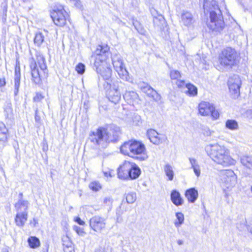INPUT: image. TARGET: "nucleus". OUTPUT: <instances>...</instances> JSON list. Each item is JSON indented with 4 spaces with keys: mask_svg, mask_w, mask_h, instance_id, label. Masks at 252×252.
Returning a JSON list of instances; mask_svg holds the SVG:
<instances>
[{
    "mask_svg": "<svg viewBox=\"0 0 252 252\" xmlns=\"http://www.w3.org/2000/svg\"><path fill=\"white\" fill-rule=\"evenodd\" d=\"M32 80L35 84L41 83L42 79L47 76L48 70L45 60L42 58L37 63L32 60L30 64Z\"/></svg>",
    "mask_w": 252,
    "mask_h": 252,
    "instance_id": "5",
    "label": "nucleus"
},
{
    "mask_svg": "<svg viewBox=\"0 0 252 252\" xmlns=\"http://www.w3.org/2000/svg\"><path fill=\"white\" fill-rule=\"evenodd\" d=\"M30 247L32 249H35L40 246V241L35 236H31L28 239Z\"/></svg>",
    "mask_w": 252,
    "mask_h": 252,
    "instance_id": "31",
    "label": "nucleus"
},
{
    "mask_svg": "<svg viewBox=\"0 0 252 252\" xmlns=\"http://www.w3.org/2000/svg\"><path fill=\"white\" fill-rule=\"evenodd\" d=\"M176 217L178 221H175L174 224L176 227H179L184 222V216L182 213L178 212L176 213Z\"/></svg>",
    "mask_w": 252,
    "mask_h": 252,
    "instance_id": "36",
    "label": "nucleus"
},
{
    "mask_svg": "<svg viewBox=\"0 0 252 252\" xmlns=\"http://www.w3.org/2000/svg\"><path fill=\"white\" fill-rule=\"evenodd\" d=\"M136 194L135 192H130L127 194L126 196V200L128 203H133L136 199Z\"/></svg>",
    "mask_w": 252,
    "mask_h": 252,
    "instance_id": "37",
    "label": "nucleus"
},
{
    "mask_svg": "<svg viewBox=\"0 0 252 252\" xmlns=\"http://www.w3.org/2000/svg\"><path fill=\"white\" fill-rule=\"evenodd\" d=\"M121 152L140 161L145 160L148 158L145 145L137 140H130L125 142L121 147Z\"/></svg>",
    "mask_w": 252,
    "mask_h": 252,
    "instance_id": "4",
    "label": "nucleus"
},
{
    "mask_svg": "<svg viewBox=\"0 0 252 252\" xmlns=\"http://www.w3.org/2000/svg\"><path fill=\"white\" fill-rule=\"evenodd\" d=\"M44 35L41 32H37L34 38V43L37 46H40L44 40Z\"/></svg>",
    "mask_w": 252,
    "mask_h": 252,
    "instance_id": "34",
    "label": "nucleus"
},
{
    "mask_svg": "<svg viewBox=\"0 0 252 252\" xmlns=\"http://www.w3.org/2000/svg\"><path fill=\"white\" fill-rule=\"evenodd\" d=\"M171 199L172 202L177 206L183 203V200L180 193L175 190H173L171 193Z\"/></svg>",
    "mask_w": 252,
    "mask_h": 252,
    "instance_id": "26",
    "label": "nucleus"
},
{
    "mask_svg": "<svg viewBox=\"0 0 252 252\" xmlns=\"http://www.w3.org/2000/svg\"><path fill=\"white\" fill-rule=\"evenodd\" d=\"M219 177L222 186L227 189H231L237 184V176L232 170H221Z\"/></svg>",
    "mask_w": 252,
    "mask_h": 252,
    "instance_id": "8",
    "label": "nucleus"
},
{
    "mask_svg": "<svg viewBox=\"0 0 252 252\" xmlns=\"http://www.w3.org/2000/svg\"><path fill=\"white\" fill-rule=\"evenodd\" d=\"M67 14L62 6L55 9L51 12V17L54 23L58 26H63L65 24Z\"/></svg>",
    "mask_w": 252,
    "mask_h": 252,
    "instance_id": "12",
    "label": "nucleus"
},
{
    "mask_svg": "<svg viewBox=\"0 0 252 252\" xmlns=\"http://www.w3.org/2000/svg\"><path fill=\"white\" fill-rule=\"evenodd\" d=\"M132 168L129 171V179H137L141 174V170L138 166L134 163L131 162Z\"/></svg>",
    "mask_w": 252,
    "mask_h": 252,
    "instance_id": "27",
    "label": "nucleus"
},
{
    "mask_svg": "<svg viewBox=\"0 0 252 252\" xmlns=\"http://www.w3.org/2000/svg\"><path fill=\"white\" fill-rule=\"evenodd\" d=\"M176 84L179 88L183 87L185 86H186L187 84L184 80H180L179 79L177 80Z\"/></svg>",
    "mask_w": 252,
    "mask_h": 252,
    "instance_id": "51",
    "label": "nucleus"
},
{
    "mask_svg": "<svg viewBox=\"0 0 252 252\" xmlns=\"http://www.w3.org/2000/svg\"><path fill=\"white\" fill-rule=\"evenodd\" d=\"M170 74L172 80H178L181 77L180 72L177 70H171Z\"/></svg>",
    "mask_w": 252,
    "mask_h": 252,
    "instance_id": "39",
    "label": "nucleus"
},
{
    "mask_svg": "<svg viewBox=\"0 0 252 252\" xmlns=\"http://www.w3.org/2000/svg\"><path fill=\"white\" fill-rule=\"evenodd\" d=\"M164 171L169 180H173L174 175L173 167L170 164H166L164 166Z\"/></svg>",
    "mask_w": 252,
    "mask_h": 252,
    "instance_id": "32",
    "label": "nucleus"
},
{
    "mask_svg": "<svg viewBox=\"0 0 252 252\" xmlns=\"http://www.w3.org/2000/svg\"><path fill=\"white\" fill-rule=\"evenodd\" d=\"M90 227L96 232H100L105 227V220L98 216H95L90 220Z\"/></svg>",
    "mask_w": 252,
    "mask_h": 252,
    "instance_id": "15",
    "label": "nucleus"
},
{
    "mask_svg": "<svg viewBox=\"0 0 252 252\" xmlns=\"http://www.w3.org/2000/svg\"><path fill=\"white\" fill-rule=\"evenodd\" d=\"M154 24L155 26H159L158 22H164V19L163 17L160 16L159 18L154 17L153 19Z\"/></svg>",
    "mask_w": 252,
    "mask_h": 252,
    "instance_id": "46",
    "label": "nucleus"
},
{
    "mask_svg": "<svg viewBox=\"0 0 252 252\" xmlns=\"http://www.w3.org/2000/svg\"><path fill=\"white\" fill-rule=\"evenodd\" d=\"M94 67L97 73L100 75L103 79L106 81V85H107L108 82L112 83L111 81H114L110 80L112 76V70L107 62H105V63L104 64L98 63L97 65L95 63H94Z\"/></svg>",
    "mask_w": 252,
    "mask_h": 252,
    "instance_id": "11",
    "label": "nucleus"
},
{
    "mask_svg": "<svg viewBox=\"0 0 252 252\" xmlns=\"http://www.w3.org/2000/svg\"><path fill=\"white\" fill-rule=\"evenodd\" d=\"M132 165L130 162L125 161L118 169V176L119 179L126 180L129 179V171Z\"/></svg>",
    "mask_w": 252,
    "mask_h": 252,
    "instance_id": "17",
    "label": "nucleus"
},
{
    "mask_svg": "<svg viewBox=\"0 0 252 252\" xmlns=\"http://www.w3.org/2000/svg\"><path fill=\"white\" fill-rule=\"evenodd\" d=\"M238 58V54L234 49L226 47L220 55L219 60L221 65L232 66L236 63Z\"/></svg>",
    "mask_w": 252,
    "mask_h": 252,
    "instance_id": "6",
    "label": "nucleus"
},
{
    "mask_svg": "<svg viewBox=\"0 0 252 252\" xmlns=\"http://www.w3.org/2000/svg\"><path fill=\"white\" fill-rule=\"evenodd\" d=\"M8 132V129L2 122H0V132Z\"/></svg>",
    "mask_w": 252,
    "mask_h": 252,
    "instance_id": "50",
    "label": "nucleus"
},
{
    "mask_svg": "<svg viewBox=\"0 0 252 252\" xmlns=\"http://www.w3.org/2000/svg\"><path fill=\"white\" fill-rule=\"evenodd\" d=\"M251 192H252V187H251Z\"/></svg>",
    "mask_w": 252,
    "mask_h": 252,
    "instance_id": "59",
    "label": "nucleus"
},
{
    "mask_svg": "<svg viewBox=\"0 0 252 252\" xmlns=\"http://www.w3.org/2000/svg\"><path fill=\"white\" fill-rule=\"evenodd\" d=\"M207 151L214 162L223 166L233 165L236 163L230 157L229 150L223 146L218 144L211 145L207 148Z\"/></svg>",
    "mask_w": 252,
    "mask_h": 252,
    "instance_id": "3",
    "label": "nucleus"
},
{
    "mask_svg": "<svg viewBox=\"0 0 252 252\" xmlns=\"http://www.w3.org/2000/svg\"><path fill=\"white\" fill-rule=\"evenodd\" d=\"M226 128L231 130H236L239 128L238 122L233 119L227 120L225 124Z\"/></svg>",
    "mask_w": 252,
    "mask_h": 252,
    "instance_id": "30",
    "label": "nucleus"
},
{
    "mask_svg": "<svg viewBox=\"0 0 252 252\" xmlns=\"http://www.w3.org/2000/svg\"><path fill=\"white\" fill-rule=\"evenodd\" d=\"M95 252H104V250L101 248H99L95 250Z\"/></svg>",
    "mask_w": 252,
    "mask_h": 252,
    "instance_id": "55",
    "label": "nucleus"
},
{
    "mask_svg": "<svg viewBox=\"0 0 252 252\" xmlns=\"http://www.w3.org/2000/svg\"><path fill=\"white\" fill-rule=\"evenodd\" d=\"M186 88L187 90L186 91V93L189 95L190 96H195L197 94V89L194 85L191 84H187L186 85Z\"/></svg>",
    "mask_w": 252,
    "mask_h": 252,
    "instance_id": "33",
    "label": "nucleus"
},
{
    "mask_svg": "<svg viewBox=\"0 0 252 252\" xmlns=\"http://www.w3.org/2000/svg\"><path fill=\"white\" fill-rule=\"evenodd\" d=\"M240 162L246 168L252 169V157L244 155L240 157Z\"/></svg>",
    "mask_w": 252,
    "mask_h": 252,
    "instance_id": "28",
    "label": "nucleus"
},
{
    "mask_svg": "<svg viewBox=\"0 0 252 252\" xmlns=\"http://www.w3.org/2000/svg\"><path fill=\"white\" fill-rule=\"evenodd\" d=\"M190 168L193 169L195 175L198 177L201 174L200 167L197 160L193 158H189Z\"/></svg>",
    "mask_w": 252,
    "mask_h": 252,
    "instance_id": "24",
    "label": "nucleus"
},
{
    "mask_svg": "<svg viewBox=\"0 0 252 252\" xmlns=\"http://www.w3.org/2000/svg\"><path fill=\"white\" fill-rule=\"evenodd\" d=\"M73 229L78 235L80 236H83L85 233L83 229L78 226H74L73 227Z\"/></svg>",
    "mask_w": 252,
    "mask_h": 252,
    "instance_id": "45",
    "label": "nucleus"
},
{
    "mask_svg": "<svg viewBox=\"0 0 252 252\" xmlns=\"http://www.w3.org/2000/svg\"><path fill=\"white\" fill-rule=\"evenodd\" d=\"M89 188L93 191H97L101 189V186L99 182L94 181L90 184Z\"/></svg>",
    "mask_w": 252,
    "mask_h": 252,
    "instance_id": "38",
    "label": "nucleus"
},
{
    "mask_svg": "<svg viewBox=\"0 0 252 252\" xmlns=\"http://www.w3.org/2000/svg\"><path fill=\"white\" fill-rule=\"evenodd\" d=\"M34 119L36 125H38V126H39V125L41 123V118L38 115V111L37 109L35 110Z\"/></svg>",
    "mask_w": 252,
    "mask_h": 252,
    "instance_id": "47",
    "label": "nucleus"
},
{
    "mask_svg": "<svg viewBox=\"0 0 252 252\" xmlns=\"http://www.w3.org/2000/svg\"><path fill=\"white\" fill-rule=\"evenodd\" d=\"M112 61L116 71L125 66L122 57L119 54H114L112 56Z\"/></svg>",
    "mask_w": 252,
    "mask_h": 252,
    "instance_id": "21",
    "label": "nucleus"
},
{
    "mask_svg": "<svg viewBox=\"0 0 252 252\" xmlns=\"http://www.w3.org/2000/svg\"><path fill=\"white\" fill-rule=\"evenodd\" d=\"M198 111L202 116H208L211 114L214 119H218L220 116L218 111L215 109L214 105L208 102H201L198 105Z\"/></svg>",
    "mask_w": 252,
    "mask_h": 252,
    "instance_id": "10",
    "label": "nucleus"
},
{
    "mask_svg": "<svg viewBox=\"0 0 252 252\" xmlns=\"http://www.w3.org/2000/svg\"><path fill=\"white\" fill-rule=\"evenodd\" d=\"M132 23L137 31L141 34H145L146 31L142 25L136 20L133 19Z\"/></svg>",
    "mask_w": 252,
    "mask_h": 252,
    "instance_id": "35",
    "label": "nucleus"
},
{
    "mask_svg": "<svg viewBox=\"0 0 252 252\" xmlns=\"http://www.w3.org/2000/svg\"><path fill=\"white\" fill-rule=\"evenodd\" d=\"M109 50V47L106 44L98 45L94 53L95 57L94 63H95L96 65L98 63H105L110 56Z\"/></svg>",
    "mask_w": 252,
    "mask_h": 252,
    "instance_id": "9",
    "label": "nucleus"
},
{
    "mask_svg": "<svg viewBox=\"0 0 252 252\" xmlns=\"http://www.w3.org/2000/svg\"><path fill=\"white\" fill-rule=\"evenodd\" d=\"M147 135L150 141L155 145H159L167 140V136L165 134H159L152 129L147 131Z\"/></svg>",
    "mask_w": 252,
    "mask_h": 252,
    "instance_id": "14",
    "label": "nucleus"
},
{
    "mask_svg": "<svg viewBox=\"0 0 252 252\" xmlns=\"http://www.w3.org/2000/svg\"><path fill=\"white\" fill-rule=\"evenodd\" d=\"M74 220L80 225H83L85 224V222L82 220L79 217L75 218Z\"/></svg>",
    "mask_w": 252,
    "mask_h": 252,
    "instance_id": "52",
    "label": "nucleus"
},
{
    "mask_svg": "<svg viewBox=\"0 0 252 252\" xmlns=\"http://www.w3.org/2000/svg\"><path fill=\"white\" fill-rule=\"evenodd\" d=\"M111 83L107 82V85L105 86V88L107 89V96L109 100L117 104L119 102L121 98V94L119 90L120 82L118 80H114Z\"/></svg>",
    "mask_w": 252,
    "mask_h": 252,
    "instance_id": "7",
    "label": "nucleus"
},
{
    "mask_svg": "<svg viewBox=\"0 0 252 252\" xmlns=\"http://www.w3.org/2000/svg\"><path fill=\"white\" fill-rule=\"evenodd\" d=\"M7 133L8 132H0V141L4 142L7 140Z\"/></svg>",
    "mask_w": 252,
    "mask_h": 252,
    "instance_id": "48",
    "label": "nucleus"
},
{
    "mask_svg": "<svg viewBox=\"0 0 252 252\" xmlns=\"http://www.w3.org/2000/svg\"><path fill=\"white\" fill-rule=\"evenodd\" d=\"M14 78H21L20 63L17 60L16 61V65L15 67Z\"/></svg>",
    "mask_w": 252,
    "mask_h": 252,
    "instance_id": "43",
    "label": "nucleus"
},
{
    "mask_svg": "<svg viewBox=\"0 0 252 252\" xmlns=\"http://www.w3.org/2000/svg\"><path fill=\"white\" fill-rule=\"evenodd\" d=\"M241 85V81L238 75H234L229 78L228 86L231 93L234 95V97H237L239 95Z\"/></svg>",
    "mask_w": 252,
    "mask_h": 252,
    "instance_id": "13",
    "label": "nucleus"
},
{
    "mask_svg": "<svg viewBox=\"0 0 252 252\" xmlns=\"http://www.w3.org/2000/svg\"><path fill=\"white\" fill-rule=\"evenodd\" d=\"M195 18L190 12L184 10L182 11L180 22L184 26L190 28L193 26Z\"/></svg>",
    "mask_w": 252,
    "mask_h": 252,
    "instance_id": "16",
    "label": "nucleus"
},
{
    "mask_svg": "<svg viewBox=\"0 0 252 252\" xmlns=\"http://www.w3.org/2000/svg\"><path fill=\"white\" fill-rule=\"evenodd\" d=\"M121 134L120 127L112 124L106 127H99L95 131H92L89 139L94 144L101 148H105L109 143L118 141Z\"/></svg>",
    "mask_w": 252,
    "mask_h": 252,
    "instance_id": "1",
    "label": "nucleus"
},
{
    "mask_svg": "<svg viewBox=\"0 0 252 252\" xmlns=\"http://www.w3.org/2000/svg\"><path fill=\"white\" fill-rule=\"evenodd\" d=\"M70 2L71 4L78 9H81L82 8V5L80 0H70Z\"/></svg>",
    "mask_w": 252,
    "mask_h": 252,
    "instance_id": "44",
    "label": "nucleus"
},
{
    "mask_svg": "<svg viewBox=\"0 0 252 252\" xmlns=\"http://www.w3.org/2000/svg\"><path fill=\"white\" fill-rule=\"evenodd\" d=\"M141 89L143 92L152 97L155 100L157 101L160 99V95L149 85L144 83L143 85L141 86Z\"/></svg>",
    "mask_w": 252,
    "mask_h": 252,
    "instance_id": "18",
    "label": "nucleus"
},
{
    "mask_svg": "<svg viewBox=\"0 0 252 252\" xmlns=\"http://www.w3.org/2000/svg\"><path fill=\"white\" fill-rule=\"evenodd\" d=\"M112 170H108L106 171H103V174L105 177H112L113 175H112Z\"/></svg>",
    "mask_w": 252,
    "mask_h": 252,
    "instance_id": "53",
    "label": "nucleus"
},
{
    "mask_svg": "<svg viewBox=\"0 0 252 252\" xmlns=\"http://www.w3.org/2000/svg\"><path fill=\"white\" fill-rule=\"evenodd\" d=\"M185 196L189 202L194 203L198 197V191L193 188L189 189L186 190Z\"/></svg>",
    "mask_w": 252,
    "mask_h": 252,
    "instance_id": "23",
    "label": "nucleus"
},
{
    "mask_svg": "<svg viewBox=\"0 0 252 252\" xmlns=\"http://www.w3.org/2000/svg\"><path fill=\"white\" fill-rule=\"evenodd\" d=\"M28 220V211L17 212L15 218L16 225L23 226Z\"/></svg>",
    "mask_w": 252,
    "mask_h": 252,
    "instance_id": "20",
    "label": "nucleus"
},
{
    "mask_svg": "<svg viewBox=\"0 0 252 252\" xmlns=\"http://www.w3.org/2000/svg\"><path fill=\"white\" fill-rule=\"evenodd\" d=\"M76 70L78 73L82 74L84 73L85 70V66L82 63H79L76 66Z\"/></svg>",
    "mask_w": 252,
    "mask_h": 252,
    "instance_id": "42",
    "label": "nucleus"
},
{
    "mask_svg": "<svg viewBox=\"0 0 252 252\" xmlns=\"http://www.w3.org/2000/svg\"><path fill=\"white\" fill-rule=\"evenodd\" d=\"M249 229H250V232L252 233V226L251 227H250Z\"/></svg>",
    "mask_w": 252,
    "mask_h": 252,
    "instance_id": "58",
    "label": "nucleus"
},
{
    "mask_svg": "<svg viewBox=\"0 0 252 252\" xmlns=\"http://www.w3.org/2000/svg\"><path fill=\"white\" fill-rule=\"evenodd\" d=\"M43 96L40 93H36L35 96L33 97L34 101H39L43 98Z\"/></svg>",
    "mask_w": 252,
    "mask_h": 252,
    "instance_id": "49",
    "label": "nucleus"
},
{
    "mask_svg": "<svg viewBox=\"0 0 252 252\" xmlns=\"http://www.w3.org/2000/svg\"><path fill=\"white\" fill-rule=\"evenodd\" d=\"M6 83L5 79L4 77L0 78V87H3L5 86Z\"/></svg>",
    "mask_w": 252,
    "mask_h": 252,
    "instance_id": "54",
    "label": "nucleus"
},
{
    "mask_svg": "<svg viewBox=\"0 0 252 252\" xmlns=\"http://www.w3.org/2000/svg\"><path fill=\"white\" fill-rule=\"evenodd\" d=\"M20 85V78H14V94L17 95L18 92L19 88Z\"/></svg>",
    "mask_w": 252,
    "mask_h": 252,
    "instance_id": "40",
    "label": "nucleus"
},
{
    "mask_svg": "<svg viewBox=\"0 0 252 252\" xmlns=\"http://www.w3.org/2000/svg\"><path fill=\"white\" fill-rule=\"evenodd\" d=\"M177 243L179 245H182V244H183V241L181 240H178L177 241Z\"/></svg>",
    "mask_w": 252,
    "mask_h": 252,
    "instance_id": "56",
    "label": "nucleus"
},
{
    "mask_svg": "<svg viewBox=\"0 0 252 252\" xmlns=\"http://www.w3.org/2000/svg\"><path fill=\"white\" fill-rule=\"evenodd\" d=\"M29 205V202L27 200L23 199H19L18 202L15 204V208L17 212L27 211Z\"/></svg>",
    "mask_w": 252,
    "mask_h": 252,
    "instance_id": "25",
    "label": "nucleus"
},
{
    "mask_svg": "<svg viewBox=\"0 0 252 252\" xmlns=\"http://www.w3.org/2000/svg\"><path fill=\"white\" fill-rule=\"evenodd\" d=\"M113 202V199L110 197H105L103 199V205L108 207V210L111 209Z\"/></svg>",
    "mask_w": 252,
    "mask_h": 252,
    "instance_id": "41",
    "label": "nucleus"
},
{
    "mask_svg": "<svg viewBox=\"0 0 252 252\" xmlns=\"http://www.w3.org/2000/svg\"><path fill=\"white\" fill-rule=\"evenodd\" d=\"M124 99L127 103L134 105L138 103L139 96L137 94L133 91L126 92L123 95Z\"/></svg>",
    "mask_w": 252,
    "mask_h": 252,
    "instance_id": "19",
    "label": "nucleus"
},
{
    "mask_svg": "<svg viewBox=\"0 0 252 252\" xmlns=\"http://www.w3.org/2000/svg\"><path fill=\"white\" fill-rule=\"evenodd\" d=\"M204 12L209 14L210 22L208 28L215 32H220L225 27V23L221 11L215 0H204Z\"/></svg>",
    "mask_w": 252,
    "mask_h": 252,
    "instance_id": "2",
    "label": "nucleus"
},
{
    "mask_svg": "<svg viewBox=\"0 0 252 252\" xmlns=\"http://www.w3.org/2000/svg\"><path fill=\"white\" fill-rule=\"evenodd\" d=\"M62 240L64 252H74L73 243L67 235L63 236Z\"/></svg>",
    "mask_w": 252,
    "mask_h": 252,
    "instance_id": "22",
    "label": "nucleus"
},
{
    "mask_svg": "<svg viewBox=\"0 0 252 252\" xmlns=\"http://www.w3.org/2000/svg\"><path fill=\"white\" fill-rule=\"evenodd\" d=\"M116 72L118 73L119 77L122 80L127 82H131V79L130 78L129 75V73L126 69L125 66L121 69H119Z\"/></svg>",
    "mask_w": 252,
    "mask_h": 252,
    "instance_id": "29",
    "label": "nucleus"
},
{
    "mask_svg": "<svg viewBox=\"0 0 252 252\" xmlns=\"http://www.w3.org/2000/svg\"><path fill=\"white\" fill-rule=\"evenodd\" d=\"M19 199H20V198L22 199L23 193H20L19 194Z\"/></svg>",
    "mask_w": 252,
    "mask_h": 252,
    "instance_id": "57",
    "label": "nucleus"
}]
</instances>
